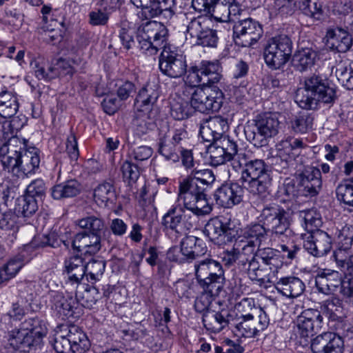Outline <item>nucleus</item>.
<instances>
[{"label":"nucleus","mask_w":353,"mask_h":353,"mask_svg":"<svg viewBox=\"0 0 353 353\" xmlns=\"http://www.w3.org/2000/svg\"><path fill=\"white\" fill-rule=\"evenodd\" d=\"M194 112L186 101H174L171 103L170 114L176 120H183L190 117Z\"/></svg>","instance_id":"55"},{"label":"nucleus","mask_w":353,"mask_h":353,"mask_svg":"<svg viewBox=\"0 0 353 353\" xmlns=\"http://www.w3.org/2000/svg\"><path fill=\"white\" fill-rule=\"evenodd\" d=\"M334 240L340 249L350 250L353 243V226L345 225L336 230Z\"/></svg>","instance_id":"47"},{"label":"nucleus","mask_w":353,"mask_h":353,"mask_svg":"<svg viewBox=\"0 0 353 353\" xmlns=\"http://www.w3.org/2000/svg\"><path fill=\"white\" fill-rule=\"evenodd\" d=\"M77 225L81 228L85 230L83 232L101 237H102V234L106 230L104 220L94 215L88 216L78 220Z\"/></svg>","instance_id":"41"},{"label":"nucleus","mask_w":353,"mask_h":353,"mask_svg":"<svg viewBox=\"0 0 353 353\" xmlns=\"http://www.w3.org/2000/svg\"><path fill=\"white\" fill-rule=\"evenodd\" d=\"M180 245L189 261L204 255L207 252V246L203 239L192 235L183 238Z\"/></svg>","instance_id":"31"},{"label":"nucleus","mask_w":353,"mask_h":353,"mask_svg":"<svg viewBox=\"0 0 353 353\" xmlns=\"http://www.w3.org/2000/svg\"><path fill=\"white\" fill-rule=\"evenodd\" d=\"M27 123V118L21 114L12 116L11 118H4L0 120L1 130L4 135H14L19 131Z\"/></svg>","instance_id":"44"},{"label":"nucleus","mask_w":353,"mask_h":353,"mask_svg":"<svg viewBox=\"0 0 353 353\" xmlns=\"http://www.w3.org/2000/svg\"><path fill=\"white\" fill-rule=\"evenodd\" d=\"M236 316V314L233 312L230 316L222 315L223 334H226L230 330L237 337L252 338L264 331L270 324V319L268 315L257 316L258 329L253 326V317L238 319Z\"/></svg>","instance_id":"6"},{"label":"nucleus","mask_w":353,"mask_h":353,"mask_svg":"<svg viewBox=\"0 0 353 353\" xmlns=\"http://www.w3.org/2000/svg\"><path fill=\"white\" fill-rule=\"evenodd\" d=\"M5 136V138H8V140L6 143H3L2 146L9 148L11 154H23L24 152L27 150V140L24 139H21L15 135H11L10 137H9V136Z\"/></svg>","instance_id":"60"},{"label":"nucleus","mask_w":353,"mask_h":353,"mask_svg":"<svg viewBox=\"0 0 353 353\" xmlns=\"http://www.w3.org/2000/svg\"><path fill=\"white\" fill-rule=\"evenodd\" d=\"M170 133L172 134L170 142H168L164 139L160 140L159 152L167 161L175 163L180 159L176 152V147L180 150L183 149L187 145L189 137L188 132L183 127L174 128Z\"/></svg>","instance_id":"16"},{"label":"nucleus","mask_w":353,"mask_h":353,"mask_svg":"<svg viewBox=\"0 0 353 353\" xmlns=\"http://www.w3.org/2000/svg\"><path fill=\"white\" fill-rule=\"evenodd\" d=\"M301 196H314L321 188V173L319 168L307 167L297 176Z\"/></svg>","instance_id":"18"},{"label":"nucleus","mask_w":353,"mask_h":353,"mask_svg":"<svg viewBox=\"0 0 353 353\" xmlns=\"http://www.w3.org/2000/svg\"><path fill=\"white\" fill-rule=\"evenodd\" d=\"M219 0H192V6L198 12H205L207 15V20L215 21L217 24L221 22V18L214 16V8Z\"/></svg>","instance_id":"48"},{"label":"nucleus","mask_w":353,"mask_h":353,"mask_svg":"<svg viewBox=\"0 0 353 353\" xmlns=\"http://www.w3.org/2000/svg\"><path fill=\"white\" fill-rule=\"evenodd\" d=\"M53 347L57 353H73V348L68 338L63 334L62 326L57 332Z\"/></svg>","instance_id":"61"},{"label":"nucleus","mask_w":353,"mask_h":353,"mask_svg":"<svg viewBox=\"0 0 353 353\" xmlns=\"http://www.w3.org/2000/svg\"><path fill=\"white\" fill-rule=\"evenodd\" d=\"M194 267L196 277L200 285L211 296H218L221 291L219 275L215 272H209L208 260L199 262Z\"/></svg>","instance_id":"20"},{"label":"nucleus","mask_w":353,"mask_h":353,"mask_svg":"<svg viewBox=\"0 0 353 353\" xmlns=\"http://www.w3.org/2000/svg\"><path fill=\"white\" fill-rule=\"evenodd\" d=\"M292 52L290 38L287 35H279L268 41L264 49V59L269 67L279 69L289 61Z\"/></svg>","instance_id":"8"},{"label":"nucleus","mask_w":353,"mask_h":353,"mask_svg":"<svg viewBox=\"0 0 353 353\" xmlns=\"http://www.w3.org/2000/svg\"><path fill=\"white\" fill-rule=\"evenodd\" d=\"M19 107V103L16 94L8 90L0 92V120L15 115Z\"/></svg>","instance_id":"35"},{"label":"nucleus","mask_w":353,"mask_h":353,"mask_svg":"<svg viewBox=\"0 0 353 353\" xmlns=\"http://www.w3.org/2000/svg\"><path fill=\"white\" fill-rule=\"evenodd\" d=\"M314 118L307 112H301L292 121V128L295 132L305 133L312 129Z\"/></svg>","instance_id":"52"},{"label":"nucleus","mask_w":353,"mask_h":353,"mask_svg":"<svg viewBox=\"0 0 353 353\" xmlns=\"http://www.w3.org/2000/svg\"><path fill=\"white\" fill-rule=\"evenodd\" d=\"M219 70L220 64L218 60L202 62L201 73L208 77L206 83L208 88L210 89L211 92H216V94L220 90L221 85Z\"/></svg>","instance_id":"34"},{"label":"nucleus","mask_w":353,"mask_h":353,"mask_svg":"<svg viewBox=\"0 0 353 353\" xmlns=\"http://www.w3.org/2000/svg\"><path fill=\"white\" fill-rule=\"evenodd\" d=\"M216 124H221V117L219 116L212 118L209 121L208 127L200 131L204 140L210 142V144L208 146L207 152L210 155V164L214 167L221 165V152L219 151L220 145L219 143L221 134L212 129Z\"/></svg>","instance_id":"19"},{"label":"nucleus","mask_w":353,"mask_h":353,"mask_svg":"<svg viewBox=\"0 0 353 353\" xmlns=\"http://www.w3.org/2000/svg\"><path fill=\"white\" fill-rule=\"evenodd\" d=\"M323 322V318L318 310L310 308L303 310L297 317L296 327L294 330L296 337L303 339V342H307V339L322 327Z\"/></svg>","instance_id":"14"},{"label":"nucleus","mask_w":353,"mask_h":353,"mask_svg":"<svg viewBox=\"0 0 353 353\" xmlns=\"http://www.w3.org/2000/svg\"><path fill=\"white\" fill-rule=\"evenodd\" d=\"M241 169V179L247 190L253 195L265 198L270 194L272 177L268 166L262 159H252L246 154H239L232 162V170Z\"/></svg>","instance_id":"2"},{"label":"nucleus","mask_w":353,"mask_h":353,"mask_svg":"<svg viewBox=\"0 0 353 353\" xmlns=\"http://www.w3.org/2000/svg\"><path fill=\"white\" fill-rule=\"evenodd\" d=\"M327 45L333 51L346 52L352 45V38L347 31L336 28L327 30L326 32Z\"/></svg>","instance_id":"23"},{"label":"nucleus","mask_w":353,"mask_h":353,"mask_svg":"<svg viewBox=\"0 0 353 353\" xmlns=\"http://www.w3.org/2000/svg\"><path fill=\"white\" fill-rule=\"evenodd\" d=\"M137 8H140L137 17L142 21L149 20L162 15L170 19L174 14V0H130Z\"/></svg>","instance_id":"11"},{"label":"nucleus","mask_w":353,"mask_h":353,"mask_svg":"<svg viewBox=\"0 0 353 353\" xmlns=\"http://www.w3.org/2000/svg\"><path fill=\"white\" fill-rule=\"evenodd\" d=\"M298 6L306 16L315 19H319L321 16L322 8L317 2H312L311 0H299Z\"/></svg>","instance_id":"57"},{"label":"nucleus","mask_w":353,"mask_h":353,"mask_svg":"<svg viewBox=\"0 0 353 353\" xmlns=\"http://www.w3.org/2000/svg\"><path fill=\"white\" fill-rule=\"evenodd\" d=\"M38 210L37 200L24 194L18 198L14 208L18 216L30 217Z\"/></svg>","instance_id":"43"},{"label":"nucleus","mask_w":353,"mask_h":353,"mask_svg":"<svg viewBox=\"0 0 353 353\" xmlns=\"http://www.w3.org/2000/svg\"><path fill=\"white\" fill-rule=\"evenodd\" d=\"M232 312L235 313L236 314V318L237 317L238 319L268 315L260 306L256 304L254 299L252 298L243 299L235 305L234 308L232 310H227L224 312L222 310V315L230 316Z\"/></svg>","instance_id":"27"},{"label":"nucleus","mask_w":353,"mask_h":353,"mask_svg":"<svg viewBox=\"0 0 353 353\" xmlns=\"http://www.w3.org/2000/svg\"><path fill=\"white\" fill-rule=\"evenodd\" d=\"M274 285L278 292L289 298L298 297L305 290L303 282L295 276L282 277L274 283Z\"/></svg>","instance_id":"28"},{"label":"nucleus","mask_w":353,"mask_h":353,"mask_svg":"<svg viewBox=\"0 0 353 353\" xmlns=\"http://www.w3.org/2000/svg\"><path fill=\"white\" fill-rule=\"evenodd\" d=\"M263 33L261 24L250 18L239 21L232 26L233 40L241 47L252 46L260 39Z\"/></svg>","instance_id":"12"},{"label":"nucleus","mask_w":353,"mask_h":353,"mask_svg":"<svg viewBox=\"0 0 353 353\" xmlns=\"http://www.w3.org/2000/svg\"><path fill=\"white\" fill-rule=\"evenodd\" d=\"M341 276L339 272L323 270L315 277V283L319 292L329 295L334 293L340 285Z\"/></svg>","instance_id":"26"},{"label":"nucleus","mask_w":353,"mask_h":353,"mask_svg":"<svg viewBox=\"0 0 353 353\" xmlns=\"http://www.w3.org/2000/svg\"><path fill=\"white\" fill-rule=\"evenodd\" d=\"M61 326L63 334L66 335L72 345L73 353H84L89 350L90 341L80 327L74 324H66Z\"/></svg>","instance_id":"22"},{"label":"nucleus","mask_w":353,"mask_h":353,"mask_svg":"<svg viewBox=\"0 0 353 353\" xmlns=\"http://www.w3.org/2000/svg\"><path fill=\"white\" fill-rule=\"evenodd\" d=\"M47 334L46 323L39 318H29L7 334V348L13 351L29 353L40 346Z\"/></svg>","instance_id":"4"},{"label":"nucleus","mask_w":353,"mask_h":353,"mask_svg":"<svg viewBox=\"0 0 353 353\" xmlns=\"http://www.w3.org/2000/svg\"><path fill=\"white\" fill-rule=\"evenodd\" d=\"M268 230L265 225L259 223H255L246 228L244 232V236L248 240H253L255 244L260 245L262 241L267 239Z\"/></svg>","instance_id":"53"},{"label":"nucleus","mask_w":353,"mask_h":353,"mask_svg":"<svg viewBox=\"0 0 353 353\" xmlns=\"http://www.w3.org/2000/svg\"><path fill=\"white\" fill-rule=\"evenodd\" d=\"M277 272L278 269L263 264L254 274H252L250 279L259 282V285L265 283H274Z\"/></svg>","instance_id":"51"},{"label":"nucleus","mask_w":353,"mask_h":353,"mask_svg":"<svg viewBox=\"0 0 353 353\" xmlns=\"http://www.w3.org/2000/svg\"><path fill=\"white\" fill-rule=\"evenodd\" d=\"M336 194L339 201L353 207V180L339 185L336 190Z\"/></svg>","instance_id":"58"},{"label":"nucleus","mask_w":353,"mask_h":353,"mask_svg":"<svg viewBox=\"0 0 353 353\" xmlns=\"http://www.w3.org/2000/svg\"><path fill=\"white\" fill-rule=\"evenodd\" d=\"M330 332L319 334L311 341L310 347L313 353H327V345L330 342Z\"/></svg>","instance_id":"64"},{"label":"nucleus","mask_w":353,"mask_h":353,"mask_svg":"<svg viewBox=\"0 0 353 353\" xmlns=\"http://www.w3.org/2000/svg\"><path fill=\"white\" fill-rule=\"evenodd\" d=\"M335 85L325 76L312 74L304 79L295 96L299 105L306 110L316 109L319 103H333L336 99Z\"/></svg>","instance_id":"3"},{"label":"nucleus","mask_w":353,"mask_h":353,"mask_svg":"<svg viewBox=\"0 0 353 353\" xmlns=\"http://www.w3.org/2000/svg\"><path fill=\"white\" fill-rule=\"evenodd\" d=\"M10 152L9 148L1 145L0 147V161L4 170H7L9 172H11L14 174L19 167L22 154H11Z\"/></svg>","instance_id":"50"},{"label":"nucleus","mask_w":353,"mask_h":353,"mask_svg":"<svg viewBox=\"0 0 353 353\" xmlns=\"http://www.w3.org/2000/svg\"><path fill=\"white\" fill-rule=\"evenodd\" d=\"M205 234L214 244L220 245L221 219L218 217L210 219L205 227Z\"/></svg>","instance_id":"56"},{"label":"nucleus","mask_w":353,"mask_h":353,"mask_svg":"<svg viewBox=\"0 0 353 353\" xmlns=\"http://www.w3.org/2000/svg\"><path fill=\"white\" fill-rule=\"evenodd\" d=\"M243 190L237 183L222 184V207L230 208L242 201Z\"/></svg>","instance_id":"38"},{"label":"nucleus","mask_w":353,"mask_h":353,"mask_svg":"<svg viewBox=\"0 0 353 353\" xmlns=\"http://www.w3.org/2000/svg\"><path fill=\"white\" fill-rule=\"evenodd\" d=\"M44 37L46 41L53 45L59 43L66 30L63 16H59V19H54L53 23L44 24Z\"/></svg>","instance_id":"40"},{"label":"nucleus","mask_w":353,"mask_h":353,"mask_svg":"<svg viewBox=\"0 0 353 353\" xmlns=\"http://www.w3.org/2000/svg\"><path fill=\"white\" fill-rule=\"evenodd\" d=\"M319 59V53L311 48H302L294 54V67L300 72L311 68Z\"/></svg>","instance_id":"33"},{"label":"nucleus","mask_w":353,"mask_h":353,"mask_svg":"<svg viewBox=\"0 0 353 353\" xmlns=\"http://www.w3.org/2000/svg\"><path fill=\"white\" fill-rule=\"evenodd\" d=\"M64 267L68 281L72 285L79 284L83 279L86 272L83 258L79 255L70 257L65 261Z\"/></svg>","instance_id":"30"},{"label":"nucleus","mask_w":353,"mask_h":353,"mask_svg":"<svg viewBox=\"0 0 353 353\" xmlns=\"http://www.w3.org/2000/svg\"><path fill=\"white\" fill-rule=\"evenodd\" d=\"M159 97L157 85L154 83H147L139 91L135 105L139 112L149 113Z\"/></svg>","instance_id":"24"},{"label":"nucleus","mask_w":353,"mask_h":353,"mask_svg":"<svg viewBox=\"0 0 353 353\" xmlns=\"http://www.w3.org/2000/svg\"><path fill=\"white\" fill-rule=\"evenodd\" d=\"M261 221L268 232L277 236L291 233L288 213L276 205H267L261 214Z\"/></svg>","instance_id":"10"},{"label":"nucleus","mask_w":353,"mask_h":353,"mask_svg":"<svg viewBox=\"0 0 353 353\" xmlns=\"http://www.w3.org/2000/svg\"><path fill=\"white\" fill-rule=\"evenodd\" d=\"M40 164L39 150L36 148H30L21 156L19 167L15 174L18 176H27L35 172Z\"/></svg>","instance_id":"29"},{"label":"nucleus","mask_w":353,"mask_h":353,"mask_svg":"<svg viewBox=\"0 0 353 353\" xmlns=\"http://www.w3.org/2000/svg\"><path fill=\"white\" fill-rule=\"evenodd\" d=\"M304 147L301 139L288 137L276 145L277 157L294 159L298 155V150Z\"/></svg>","instance_id":"37"},{"label":"nucleus","mask_w":353,"mask_h":353,"mask_svg":"<svg viewBox=\"0 0 353 353\" xmlns=\"http://www.w3.org/2000/svg\"><path fill=\"white\" fill-rule=\"evenodd\" d=\"M100 297L99 292L95 287L86 288L81 296L77 295V299L80 304L83 307L90 309L92 308Z\"/></svg>","instance_id":"59"},{"label":"nucleus","mask_w":353,"mask_h":353,"mask_svg":"<svg viewBox=\"0 0 353 353\" xmlns=\"http://www.w3.org/2000/svg\"><path fill=\"white\" fill-rule=\"evenodd\" d=\"M204 19L202 21L200 19L192 20L188 27L187 33L192 37L196 38V44L207 47H216L219 37L216 31L210 28V23L212 21Z\"/></svg>","instance_id":"17"},{"label":"nucleus","mask_w":353,"mask_h":353,"mask_svg":"<svg viewBox=\"0 0 353 353\" xmlns=\"http://www.w3.org/2000/svg\"><path fill=\"white\" fill-rule=\"evenodd\" d=\"M313 238L316 240V257L326 254L332 248V237L325 232L316 230L313 232Z\"/></svg>","instance_id":"46"},{"label":"nucleus","mask_w":353,"mask_h":353,"mask_svg":"<svg viewBox=\"0 0 353 353\" xmlns=\"http://www.w3.org/2000/svg\"><path fill=\"white\" fill-rule=\"evenodd\" d=\"M149 120L148 113L143 112V115L137 116L133 121L134 133L141 137L146 134L154 126V123Z\"/></svg>","instance_id":"63"},{"label":"nucleus","mask_w":353,"mask_h":353,"mask_svg":"<svg viewBox=\"0 0 353 353\" xmlns=\"http://www.w3.org/2000/svg\"><path fill=\"white\" fill-rule=\"evenodd\" d=\"M253 125L245 129L247 139L257 148L268 145V139L279 132L280 123L278 119L271 114L259 115L254 121Z\"/></svg>","instance_id":"7"},{"label":"nucleus","mask_w":353,"mask_h":353,"mask_svg":"<svg viewBox=\"0 0 353 353\" xmlns=\"http://www.w3.org/2000/svg\"><path fill=\"white\" fill-rule=\"evenodd\" d=\"M254 256L256 259H259L263 264L274 267L279 269V257L276 254V252L270 248H265L260 249L258 248Z\"/></svg>","instance_id":"54"},{"label":"nucleus","mask_w":353,"mask_h":353,"mask_svg":"<svg viewBox=\"0 0 353 353\" xmlns=\"http://www.w3.org/2000/svg\"><path fill=\"white\" fill-rule=\"evenodd\" d=\"M94 199L100 206H106L108 203H113L117 194L112 183L105 181L99 184L94 190Z\"/></svg>","instance_id":"42"},{"label":"nucleus","mask_w":353,"mask_h":353,"mask_svg":"<svg viewBox=\"0 0 353 353\" xmlns=\"http://www.w3.org/2000/svg\"><path fill=\"white\" fill-rule=\"evenodd\" d=\"M52 309L55 315L61 319L74 316L73 311L75 300L72 297H65L62 294L55 292L51 299Z\"/></svg>","instance_id":"32"},{"label":"nucleus","mask_w":353,"mask_h":353,"mask_svg":"<svg viewBox=\"0 0 353 353\" xmlns=\"http://www.w3.org/2000/svg\"><path fill=\"white\" fill-rule=\"evenodd\" d=\"M321 309L329 315L330 318L334 320L338 317V314L341 312L342 301L336 296H332L323 301Z\"/></svg>","instance_id":"62"},{"label":"nucleus","mask_w":353,"mask_h":353,"mask_svg":"<svg viewBox=\"0 0 353 353\" xmlns=\"http://www.w3.org/2000/svg\"><path fill=\"white\" fill-rule=\"evenodd\" d=\"M237 145L230 140L229 137L222 134V170H227L229 176L231 175L232 162L238 159Z\"/></svg>","instance_id":"36"},{"label":"nucleus","mask_w":353,"mask_h":353,"mask_svg":"<svg viewBox=\"0 0 353 353\" xmlns=\"http://www.w3.org/2000/svg\"><path fill=\"white\" fill-rule=\"evenodd\" d=\"M215 181L213 172L209 169H194L191 176L180 181L178 201H182L188 210L197 216L209 214L212 206L209 204L205 191Z\"/></svg>","instance_id":"1"},{"label":"nucleus","mask_w":353,"mask_h":353,"mask_svg":"<svg viewBox=\"0 0 353 353\" xmlns=\"http://www.w3.org/2000/svg\"><path fill=\"white\" fill-rule=\"evenodd\" d=\"M336 332H330V342L327 345V353H343L345 350L344 339L353 337V327L349 324L339 322L336 327Z\"/></svg>","instance_id":"25"},{"label":"nucleus","mask_w":353,"mask_h":353,"mask_svg":"<svg viewBox=\"0 0 353 353\" xmlns=\"http://www.w3.org/2000/svg\"><path fill=\"white\" fill-rule=\"evenodd\" d=\"M101 236L88 234L87 232H80L75 235L72 242L74 250L83 254H94L97 253L101 248Z\"/></svg>","instance_id":"21"},{"label":"nucleus","mask_w":353,"mask_h":353,"mask_svg":"<svg viewBox=\"0 0 353 353\" xmlns=\"http://www.w3.org/2000/svg\"><path fill=\"white\" fill-rule=\"evenodd\" d=\"M85 267L87 281L94 283L102 276L105 268V262L101 259H92L88 263L85 262Z\"/></svg>","instance_id":"49"},{"label":"nucleus","mask_w":353,"mask_h":353,"mask_svg":"<svg viewBox=\"0 0 353 353\" xmlns=\"http://www.w3.org/2000/svg\"><path fill=\"white\" fill-rule=\"evenodd\" d=\"M159 66L161 72L170 78H179L187 71L185 57L174 46L166 47L162 50Z\"/></svg>","instance_id":"13"},{"label":"nucleus","mask_w":353,"mask_h":353,"mask_svg":"<svg viewBox=\"0 0 353 353\" xmlns=\"http://www.w3.org/2000/svg\"><path fill=\"white\" fill-rule=\"evenodd\" d=\"M182 94L187 101H190V106L192 111L201 113H208L209 111L217 112L221 110V94L218 91L212 92L208 95L205 90L200 87H183Z\"/></svg>","instance_id":"9"},{"label":"nucleus","mask_w":353,"mask_h":353,"mask_svg":"<svg viewBox=\"0 0 353 353\" xmlns=\"http://www.w3.org/2000/svg\"><path fill=\"white\" fill-rule=\"evenodd\" d=\"M81 191V184L75 179H71L54 185L51 195L54 199H61L77 196Z\"/></svg>","instance_id":"39"},{"label":"nucleus","mask_w":353,"mask_h":353,"mask_svg":"<svg viewBox=\"0 0 353 353\" xmlns=\"http://www.w3.org/2000/svg\"><path fill=\"white\" fill-rule=\"evenodd\" d=\"M185 208L188 210L184 205L183 207L180 204L172 205L163 216V225L178 234L191 229L194 225L192 216L186 213Z\"/></svg>","instance_id":"15"},{"label":"nucleus","mask_w":353,"mask_h":353,"mask_svg":"<svg viewBox=\"0 0 353 353\" xmlns=\"http://www.w3.org/2000/svg\"><path fill=\"white\" fill-rule=\"evenodd\" d=\"M336 76L343 86L347 90H353V62L347 61L339 63Z\"/></svg>","instance_id":"45"},{"label":"nucleus","mask_w":353,"mask_h":353,"mask_svg":"<svg viewBox=\"0 0 353 353\" xmlns=\"http://www.w3.org/2000/svg\"><path fill=\"white\" fill-rule=\"evenodd\" d=\"M137 37L139 50L148 56L156 54L160 49L173 47L168 43V28L156 21H148L141 25Z\"/></svg>","instance_id":"5"}]
</instances>
